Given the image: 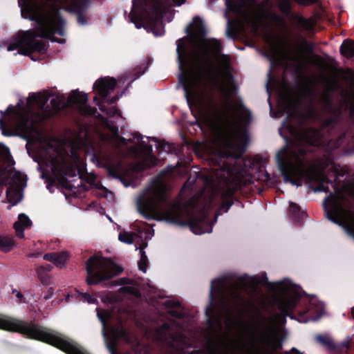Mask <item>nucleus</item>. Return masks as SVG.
Instances as JSON below:
<instances>
[{
    "instance_id": "6ab92c4d",
    "label": "nucleus",
    "mask_w": 354,
    "mask_h": 354,
    "mask_svg": "<svg viewBox=\"0 0 354 354\" xmlns=\"http://www.w3.org/2000/svg\"><path fill=\"white\" fill-rule=\"evenodd\" d=\"M288 292L287 295L281 297L277 301L279 309L283 313L291 312L297 304V294H292L290 289Z\"/></svg>"
},
{
    "instance_id": "f03ea898",
    "label": "nucleus",
    "mask_w": 354,
    "mask_h": 354,
    "mask_svg": "<svg viewBox=\"0 0 354 354\" xmlns=\"http://www.w3.org/2000/svg\"><path fill=\"white\" fill-rule=\"evenodd\" d=\"M48 4L34 3L28 7V18L36 22L33 29L19 32L8 45L7 50H17L20 54L28 55L33 52L44 53L46 44L41 39H49L62 43L63 39H55L54 35L64 36V21L60 17L58 7H71L76 9L86 5L88 0H48Z\"/></svg>"
},
{
    "instance_id": "ea45409f",
    "label": "nucleus",
    "mask_w": 354,
    "mask_h": 354,
    "mask_svg": "<svg viewBox=\"0 0 354 354\" xmlns=\"http://www.w3.org/2000/svg\"><path fill=\"white\" fill-rule=\"evenodd\" d=\"M251 181H252V177L250 176H247L245 179H239L236 184L239 186H241L243 185H246L248 183H251Z\"/></svg>"
},
{
    "instance_id": "cd10ccee",
    "label": "nucleus",
    "mask_w": 354,
    "mask_h": 354,
    "mask_svg": "<svg viewBox=\"0 0 354 354\" xmlns=\"http://www.w3.org/2000/svg\"><path fill=\"white\" fill-rule=\"evenodd\" d=\"M297 26L302 30H310L314 27V21L312 19H305L299 17L297 19Z\"/></svg>"
},
{
    "instance_id": "c756f323",
    "label": "nucleus",
    "mask_w": 354,
    "mask_h": 354,
    "mask_svg": "<svg viewBox=\"0 0 354 354\" xmlns=\"http://www.w3.org/2000/svg\"><path fill=\"white\" fill-rule=\"evenodd\" d=\"M118 239L121 242L131 244L134 241V234L127 232H120L118 236Z\"/></svg>"
},
{
    "instance_id": "e433bc0d",
    "label": "nucleus",
    "mask_w": 354,
    "mask_h": 354,
    "mask_svg": "<svg viewBox=\"0 0 354 354\" xmlns=\"http://www.w3.org/2000/svg\"><path fill=\"white\" fill-rule=\"evenodd\" d=\"M168 313L172 315L173 317H178V318H181L183 317V313L182 312L181 310H178V309H172V310H169L168 311Z\"/></svg>"
},
{
    "instance_id": "5701e85b",
    "label": "nucleus",
    "mask_w": 354,
    "mask_h": 354,
    "mask_svg": "<svg viewBox=\"0 0 354 354\" xmlns=\"http://www.w3.org/2000/svg\"><path fill=\"white\" fill-rule=\"evenodd\" d=\"M340 52L344 57L351 58L354 56V42L346 39L340 46Z\"/></svg>"
},
{
    "instance_id": "bb28decb",
    "label": "nucleus",
    "mask_w": 354,
    "mask_h": 354,
    "mask_svg": "<svg viewBox=\"0 0 354 354\" xmlns=\"http://www.w3.org/2000/svg\"><path fill=\"white\" fill-rule=\"evenodd\" d=\"M148 153L145 156L142 162V167H149L156 165L157 159L151 154V151H152V147H147Z\"/></svg>"
},
{
    "instance_id": "4468645a",
    "label": "nucleus",
    "mask_w": 354,
    "mask_h": 354,
    "mask_svg": "<svg viewBox=\"0 0 354 354\" xmlns=\"http://www.w3.org/2000/svg\"><path fill=\"white\" fill-rule=\"evenodd\" d=\"M88 97L86 93L73 91L68 97V103L76 105L80 112L83 115H91L95 113V109L87 105Z\"/></svg>"
},
{
    "instance_id": "c03bdc74",
    "label": "nucleus",
    "mask_w": 354,
    "mask_h": 354,
    "mask_svg": "<svg viewBox=\"0 0 354 354\" xmlns=\"http://www.w3.org/2000/svg\"><path fill=\"white\" fill-rule=\"evenodd\" d=\"M77 21L82 25H84L86 24V21L84 19L82 15H79L77 17Z\"/></svg>"
},
{
    "instance_id": "393cba45",
    "label": "nucleus",
    "mask_w": 354,
    "mask_h": 354,
    "mask_svg": "<svg viewBox=\"0 0 354 354\" xmlns=\"http://www.w3.org/2000/svg\"><path fill=\"white\" fill-rule=\"evenodd\" d=\"M324 305L319 301H317L315 299H312L310 306L308 308V313L310 315L317 314L318 317H320L323 313Z\"/></svg>"
},
{
    "instance_id": "4be33fe9",
    "label": "nucleus",
    "mask_w": 354,
    "mask_h": 354,
    "mask_svg": "<svg viewBox=\"0 0 354 354\" xmlns=\"http://www.w3.org/2000/svg\"><path fill=\"white\" fill-rule=\"evenodd\" d=\"M44 259L52 262L55 266L62 268L65 266L68 259V254L66 252L48 253L44 256Z\"/></svg>"
},
{
    "instance_id": "423d86ee",
    "label": "nucleus",
    "mask_w": 354,
    "mask_h": 354,
    "mask_svg": "<svg viewBox=\"0 0 354 354\" xmlns=\"http://www.w3.org/2000/svg\"><path fill=\"white\" fill-rule=\"evenodd\" d=\"M82 150V147L80 146L78 149L71 148L70 154L55 152L53 156L46 160V170L50 171L55 179L60 183L69 182L70 178H76L84 169Z\"/></svg>"
},
{
    "instance_id": "c85d7f7f",
    "label": "nucleus",
    "mask_w": 354,
    "mask_h": 354,
    "mask_svg": "<svg viewBox=\"0 0 354 354\" xmlns=\"http://www.w3.org/2000/svg\"><path fill=\"white\" fill-rule=\"evenodd\" d=\"M97 310V315L99 318V319L101 321V322L103 324V330L105 329L106 323H107L110 319L111 314L109 311L105 310H99L98 308H96Z\"/></svg>"
},
{
    "instance_id": "aec40b11",
    "label": "nucleus",
    "mask_w": 354,
    "mask_h": 354,
    "mask_svg": "<svg viewBox=\"0 0 354 354\" xmlns=\"http://www.w3.org/2000/svg\"><path fill=\"white\" fill-rule=\"evenodd\" d=\"M32 225V221L29 217L25 214H20L18 216L17 221L14 223L13 227L15 230L16 236L18 238L24 237V230L30 227Z\"/></svg>"
},
{
    "instance_id": "b1692460",
    "label": "nucleus",
    "mask_w": 354,
    "mask_h": 354,
    "mask_svg": "<svg viewBox=\"0 0 354 354\" xmlns=\"http://www.w3.org/2000/svg\"><path fill=\"white\" fill-rule=\"evenodd\" d=\"M15 242L11 236H0V250L9 252L14 248Z\"/></svg>"
},
{
    "instance_id": "052dcab7",
    "label": "nucleus",
    "mask_w": 354,
    "mask_h": 354,
    "mask_svg": "<svg viewBox=\"0 0 354 354\" xmlns=\"http://www.w3.org/2000/svg\"><path fill=\"white\" fill-rule=\"evenodd\" d=\"M163 326H164V328H168L167 324H164V325H163Z\"/></svg>"
},
{
    "instance_id": "5fc2aeb1",
    "label": "nucleus",
    "mask_w": 354,
    "mask_h": 354,
    "mask_svg": "<svg viewBox=\"0 0 354 354\" xmlns=\"http://www.w3.org/2000/svg\"><path fill=\"white\" fill-rule=\"evenodd\" d=\"M119 285H120V283L118 282H117V281L112 282V286H119Z\"/></svg>"
},
{
    "instance_id": "a878e982",
    "label": "nucleus",
    "mask_w": 354,
    "mask_h": 354,
    "mask_svg": "<svg viewBox=\"0 0 354 354\" xmlns=\"http://www.w3.org/2000/svg\"><path fill=\"white\" fill-rule=\"evenodd\" d=\"M304 117L306 119L318 120L321 118L320 114L317 109L313 105H309L304 111Z\"/></svg>"
},
{
    "instance_id": "7c9ffc66",
    "label": "nucleus",
    "mask_w": 354,
    "mask_h": 354,
    "mask_svg": "<svg viewBox=\"0 0 354 354\" xmlns=\"http://www.w3.org/2000/svg\"><path fill=\"white\" fill-rule=\"evenodd\" d=\"M315 339L320 344L323 346L327 347L333 346V342L329 336L319 335L316 336Z\"/></svg>"
},
{
    "instance_id": "9d476101",
    "label": "nucleus",
    "mask_w": 354,
    "mask_h": 354,
    "mask_svg": "<svg viewBox=\"0 0 354 354\" xmlns=\"http://www.w3.org/2000/svg\"><path fill=\"white\" fill-rule=\"evenodd\" d=\"M205 86V73L201 67L185 74L183 87L187 100L201 98Z\"/></svg>"
},
{
    "instance_id": "603ef678",
    "label": "nucleus",
    "mask_w": 354,
    "mask_h": 354,
    "mask_svg": "<svg viewBox=\"0 0 354 354\" xmlns=\"http://www.w3.org/2000/svg\"><path fill=\"white\" fill-rule=\"evenodd\" d=\"M322 99L323 101L326 102L328 103V97H327V95L326 94H324L322 96Z\"/></svg>"
},
{
    "instance_id": "4c0bfd02",
    "label": "nucleus",
    "mask_w": 354,
    "mask_h": 354,
    "mask_svg": "<svg viewBox=\"0 0 354 354\" xmlns=\"http://www.w3.org/2000/svg\"><path fill=\"white\" fill-rule=\"evenodd\" d=\"M299 210L300 208L297 204L292 202H290V211L292 214L295 215L299 212Z\"/></svg>"
},
{
    "instance_id": "6e6d98bb",
    "label": "nucleus",
    "mask_w": 354,
    "mask_h": 354,
    "mask_svg": "<svg viewBox=\"0 0 354 354\" xmlns=\"http://www.w3.org/2000/svg\"><path fill=\"white\" fill-rule=\"evenodd\" d=\"M139 149V147L138 146V144L136 143V146L133 148V151H138Z\"/></svg>"
},
{
    "instance_id": "4d7b16f0",
    "label": "nucleus",
    "mask_w": 354,
    "mask_h": 354,
    "mask_svg": "<svg viewBox=\"0 0 354 354\" xmlns=\"http://www.w3.org/2000/svg\"><path fill=\"white\" fill-rule=\"evenodd\" d=\"M142 266H145L147 268V260H145V263L144 262H142Z\"/></svg>"
},
{
    "instance_id": "f3484780",
    "label": "nucleus",
    "mask_w": 354,
    "mask_h": 354,
    "mask_svg": "<svg viewBox=\"0 0 354 354\" xmlns=\"http://www.w3.org/2000/svg\"><path fill=\"white\" fill-rule=\"evenodd\" d=\"M189 227L195 234L209 233L212 231V225L209 224L206 215H203L200 218H192L189 221Z\"/></svg>"
},
{
    "instance_id": "7ed1b4c3",
    "label": "nucleus",
    "mask_w": 354,
    "mask_h": 354,
    "mask_svg": "<svg viewBox=\"0 0 354 354\" xmlns=\"http://www.w3.org/2000/svg\"><path fill=\"white\" fill-rule=\"evenodd\" d=\"M212 106L213 115L209 124L213 133L214 142L223 148V155L226 156L230 155V149L243 153L247 138L237 117L239 107L228 102L222 104L212 103Z\"/></svg>"
},
{
    "instance_id": "8fccbe9b",
    "label": "nucleus",
    "mask_w": 354,
    "mask_h": 354,
    "mask_svg": "<svg viewBox=\"0 0 354 354\" xmlns=\"http://www.w3.org/2000/svg\"><path fill=\"white\" fill-rule=\"evenodd\" d=\"M117 111L115 107H112L109 111H107L108 115L115 114V113Z\"/></svg>"
},
{
    "instance_id": "f8f14e48",
    "label": "nucleus",
    "mask_w": 354,
    "mask_h": 354,
    "mask_svg": "<svg viewBox=\"0 0 354 354\" xmlns=\"http://www.w3.org/2000/svg\"><path fill=\"white\" fill-rule=\"evenodd\" d=\"M257 280L255 277L245 276L238 279L229 288L227 295L236 304L243 302L242 291L251 294L253 293L257 286Z\"/></svg>"
},
{
    "instance_id": "13d9d810",
    "label": "nucleus",
    "mask_w": 354,
    "mask_h": 354,
    "mask_svg": "<svg viewBox=\"0 0 354 354\" xmlns=\"http://www.w3.org/2000/svg\"><path fill=\"white\" fill-rule=\"evenodd\" d=\"M2 120H3V118H0V128H1V129H2V125H3V124H2Z\"/></svg>"
},
{
    "instance_id": "9b49d317",
    "label": "nucleus",
    "mask_w": 354,
    "mask_h": 354,
    "mask_svg": "<svg viewBox=\"0 0 354 354\" xmlns=\"http://www.w3.org/2000/svg\"><path fill=\"white\" fill-rule=\"evenodd\" d=\"M29 106H37L38 109L51 114L62 108L65 102L59 96L48 97L46 93H33L28 98Z\"/></svg>"
},
{
    "instance_id": "6e6552de",
    "label": "nucleus",
    "mask_w": 354,
    "mask_h": 354,
    "mask_svg": "<svg viewBox=\"0 0 354 354\" xmlns=\"http://www.w3.org/2000/svg\"><path fill=\"white\" fill-rule=\"evenodd\" d=\"M0 328L23 333L59 348V333L50 331L32 323H27L0 315Z\"/></svg>"
},
{
    "instance_id": "39448f33",
    "label": "nucleus",
    "mask_w": 354,
    "mask_h": 354,
    "mask_svg": "<svg viewBox=\"0 0 354 354\" xmlns=\"http://www.w3.org/2000/svg\"><path fill=\"white\" fill-rule=\"evenodd\" d=\"M171 4L167 0H133L129 19L136 28L145 27L155 36L165 33L162 19L169 12Z\"/></svg>"
},
{
    "instance_id": "412c9836",
    "label": "nucleus",
    "mask_w": 354,
    "mask_h": 354,
    "mask_svg": "<svg viewBox=\"0 0 354 354\" xmlns=\"http://www.w3.org/2000/svg\"><path fill=\"white\" fill-rule=\"evenodd\" d=\"M102 140L104 145L113 149L121 147L123 145H127V139L120 138L117 133L112 132L111 136L103 135Z\"/></svg>"
},
{
    "instance_id": "f257e3e1",
    "label": "nucleus",
    "mask_w": 354,
    "mask_h": 354,
    "mask_svg": "<svg viewBox=\"0 0 354 354\" xmlns=\"http://www.w3.org/2000/svg\"><path fill=\"white\" fill-rule=\"evenodd\" d=\"M323 144L320 131L302 129L292 144L277 153L278 166L285 182L293 185L300 186L301 180L315 182L318 183L314 189L315 192H328L331 187L335 194H330L325 200L326 217L354 238V181L337 190L334 183L326 180L320 166L317 163H310L306 156L308 146H321Z\"/></svg>"
},
{
    "instance_id": "79ce46f5",
    "label": "nucleus",
    "mask_w": 354,
    "mask_h": 354,
    "mask_svg": "<svg viewBox=\"0 0 354 354\" xmlns=\"http://www.w3.org/2000/svg\"><path fill=\"white\" fill-rule=\"evenodd\" d=\"M12 293L15 295V297L17 298V299H18V301H19V302H22V301H23V297H23L22 294H21L20 292H19V291H18V290H14L12 291Z\"/></svg>"
},
{
    "instance_id": "1a4fd4ad",
    "label": "nucleus",
    "mask_w": 354,
    "mask_h": 354,
    "mask_svg": "<svg viewBox=\"0 0 354 354\" xmlns=\"http://www.w3.org/2000/svg\"><path fill=\"white\" fill-rule=\"evenodd\" d=\"M87 272L86 281L88 284H97L99 282L109 279L122 272V268L111 259L91 257L86 263Z\"/></svg>"
},
{
    "instance_id": "0eeeda50",
    "label": "nucleus",
    "mask_w": 354,
    "mask_h": 354,
    "mask_svg": "<svg viewBox=\"0 0 354 354\" xmlns=\"http://www.w3.org/2000/svg\"><path fill=\"white\" fill-rule=\"evenodd\" d=\"M192 41L196 48V55L201 67L210 64L211 55L216 57L221 51V46L218 40L205 37V28L201 18L196 17L190 24Z\"/></svg>"
},
{
    "instance_id": "c9c22d12",
    "label": "nucleus",
    "mask_w": 354,
    "mask_h": 354,
    "mask_svg": "<svg viewBox=\"0 0 354 354\" xmlns=\"http://www.w3.org/2000/svg\"><path fill=\"white\" fill-rule=\"evenodd\" d=\"M164 305L167 308H175L176 307H178L179 302L174 300H168L164 303Z\"/></svg>"
},
{
    "instance_id": "bf43d9fd",
    "label": "nucleus",
    "mask_w": 354,
    "mask_h": 354,
    "mask_svg": "<svg viewBox=\"0 0 354 354\" xmlns=\"http://www.w3.org/2000/svg\"><path fill=\"white\" fill-rule=\"evenodd\" d=\"M352 315H353V317L354 319V308L352 309Z\"/></svg>"
},
{
    "instance_id": "ddd939ff",
    "label": "nucleus",
    "mask_w": 354,
    "mask_h": 354,
    "mask_svg": "<svg viewBox=\"0 0 354 354\" xmlns=\"http://www.w3.org/2000/svg\"><path fill=\"white\" fill-rule=\"evenodd\" d=\"M276 17L275 15L270 12L257 9L245 16L244 26L250 28L251 32L256 34L259 30L265 29L268 22Z\"/></svg>"
},
{
    "instance_id": "473e14b6",
    "label": "nucleus",
    "mask_w": 354,
    "mask_h": 354,
    "mask_svg": "<svg viewBox=\"0 0 354 354\" xmlns=\"http://www.w3.org/2000/svg\"><path fill=\"white\" fill-rule=\"evenodd\" d=\"M146 246L147 245H145V247L140 248V259L138 261L139 269L143 272H146V268L145 266H142V262H144L145 263V260H147V255L145 254V252L144 251V249Z\"/></svg>"
},
{
    "instance_id": "37998d69",
    "label": "nucleus",
    "mask_w": 354,
    "mask_h": 354,
    "mask_svg": "<svg viewBox=\"0 0 354 354\" xmlns=\"http://www.w3.org/2000/svg\"><path fill=\"white\" fill-rule=\"evenodd\" d=\"M223 285V282L220 280V279H216V280H214L212 282V290L211 292H212V289L214 288V287L217 285Z\"/></svg>"
},
{
    "instance_id": "a18cd8bd",
    "label": "nucleus",
    "mask_w": 354,
    "mask_h": 354,
    "mask_svg": "<svg viewBox=\"0 0 354 354\" xmlns=\"http://www.w3.org/2000/svg\"><path fill=\"white\" fill-rule=\"evenodd\" d=\"M295 1L300 4H308L309 3L312 2V0H295Z\"/></svg>"
},
{
    "instance_id": "09e8293b",
    "label": "nucleus",
    "mask_w": 354,
    "mask_h": 354,
    "mask_svg": "<svg viewBox=\"0 0 354 354\" xmlns=\"http://www.w3.org/2000/svg\"><path fill=\"white\" fill-rule=\"evenodd\" d=\"M180 43V40L178 41V44H177V53H178L179 57L180 56V51L183 50L181 49Z\"/></svg>"
},
{
    "instance_id": "dca6fc26",
    "label": "nucleus",
    "mask_w": 354,
    "mask_h": 354,
    "mask_svg": "<svg viewBox=\"0 0 354 354\" xmlns=\"http://www.w3.org/2000/svg\"><path fill=\"white\" fill-rule=\"evenodd\" d=\"M8 111L12 113V125L19 129H24L27 126L29 119V113L27 111L8 106Z\"/></svg>"
},
{
    "instance_id": "de8ad7c7",
    "label": "nucleus",
    "mask_w": 354,
    "mask_h": 354,
    "mask_svg": "<svg viewBox=\"0 0 354 354\" xmlns=\"http://www.w3.org/2000/svg\"><path fill=\"white\" fill-rule=\"evenodd\" d=\"M176 6H180L183 4L185 0H173Z\"/></svg>"
},
{
    "instance_id": "2f4dec72",
    "label": "nucleus",
    "mask_w": 354,
    "mask_h": 354,
    "mask_svg": "<svg viewBox=\"0 0 354 354\" xmlns=\"http://www.w3.org/2000/svg\"><path fill=\"white\" fill-rule=\"evenodd\" d=\"M127 332L122 327H118L115 330H113V335L115 339L118 338H124L127 342H128V339L127 337Z\"/></svg>"
},
{
    "instance_id": "a211bd4d",
    "label": "nucleus",
    "mask_w": 354,
    "mask_h": 354,
    "mask_svg": "<svg viewBox=\"0 0 354 354\" xmlns=\"http://www.w3.org/2000/svg\"><path fill=\"white\" fill-rule=\"evenodd\" d=\"M91 160L97 167H106L111 169L113 167L112 154L105 149H101L100 151L93 153Z\"/></svg>"
},
{
    "instance_id": "864d4df0",
    "label": "nucleus",
    "mask_w": 354,
    "mask_h": 354,
    "mask_svg": "<svg viewBox=\"0 0 354 354\" xmlns=\"http://www.w3.org/2000/svg\"><path fill=\"white\" fill-rule=\"evenodd\" d=\"M96 104L99 106L100 109L102 111H105V109H104V106H102L99 102H97Z\"/></svg>"
},
{
    "instance_id": "2eb2a0df",
    "label": "nucleus",
    "mask_w": 354,
    "mask_h": 354,
    "mask_svg": "<svg viewBox=\"0 0 354 354\" xmlns=\"http://www.w3.org/2000/svg\"><path fill=\"white\" fill-rule=\"evenodd\" d=\"M116 84L117 82L114 78L106 77L97 80L93 88L96 90L97 94L104 99L113 91Z\"/></svg>"
},
{
    "instance_id": "680f3d73",
    "label": "nucleus",
    "mask_w": 354,
    "mask_h": 354,
    "mask_svg": "<svg viewBox=\"0 0 354 354\" xmlns=\"http://www.w3.org/2000/svg\"><path fill=\"white\" fill-rule=\"evenodd\" d=\"M118 98V97H117V98H116V97H115L113 100H112L111 102H113L116 101V100H117Z\"/></svg>"
},
{
    "instance_id": "f704fd0d",
    "label": "nucleus",
    "mask_w": 354,
    "mask_h": 354,
    "mask_svg": "<svg viewBox=\"0 0 354 354\" xmlns=\"http://www.w3.org/2000/svg\"><path fill=\"white\" fill-rule=\"evenodd\" d=\"M279 6L283 11H288L290 8L288 0H279Z\"/></svg>"
},
{
    "instance_id": "72a5a7b5",
    "label": "nucleus",
    "mask_w": 354,
    "mask_h": 354,
    "mask_svg": "<svg viewBox=\"0 0 354 354\" xmlns=\"http://www.w3.org/2000/svg\"><path fill=\"white\" fill-rule=\"evenodd\" d=\"M260 341L268 346L273 344L272 337L266 333L261 334Z\"/></svg>"
},
{
    "instance_id": "20e7f679",
    "label": "nucleus",
    "mask_w": 354,
    "mask_h": 354,
    "mask_svg": "<svg viewBox=\"0 0 354 354\" xmlns=\"http://www.w3.org/2000/svg\"><path fill=\"white\" fill-rule=\"evenodd\" d=\"M167 185L162 180H156L138 198L139 212L147 219L173 222L178 218L182 207L178 201H167Z\"/></svg>"
},
{
    "instance_id": "3c124183",
    "label": "nucleus",
    "mask_w": 354,
    "mask_h": 354,
    "mask_svg": "<svg viewBox=\"0 0 354 354\" xmlns=\"http://www.w3.org/2000/svg\"><path fill=\"white\" fill-rule=\"evenodd\" d=\"M133 139H136L137 141L138 142L139 140L142 139V137L140 134L136 133L133 136Z\"/></svg>"
},
{
    "instance_id": "49530a36",
    "label": "nucleus",
    "mask_w": 354,
    "mask_h": 354,
    "mask_svg": "<svg viewBox=\"0 0 354 354\" xmlns=\"http://www.w3.org/2000/svg\"><path fill=\"white\" fill-rule=\"evenodd\" d=\"M221 61L223 62V67H225L228 64V60H227V58L226 57H223Z\"/></svg>"
},
{
    "instance_id": "a19ab883",
    "label": "nucleus",
    "mask_w": 354,
    "mask_h": 354,
    "mask_svg": "<svg viewBox=\"0 0 354 354\" xmlns=\"http://www.w3.org/2000/svg\"><path fill=\"white\" fill-rule=\"evenodd\" d=\"M219 169H220L219 170L217 168L215 169V170L216 171V177L218 178H220V179L225 180L226 177H225V174H218V172H220V173H225V170H223L221 166L219 167Z\"/></svg>"
},
{
    "instance_id": "58836bf2",
    "label": "nucleus",
    "mask_w": 354,
    "mask_h": 354,
    "mask_svg": "<svg viewBox=\"0 0 354 354\" xmlns=\"http://www.w3.org/2000/svg\"><path fill=\"white\" fill-rule=\"evenodd\" d=\"M82 297L84 301H86L88 304H93L96 301L95 298L88 293H82Z\"/></svg>"
}]
</instances>
